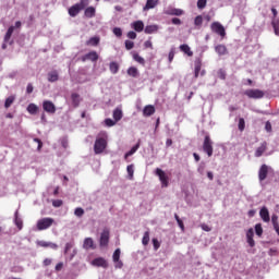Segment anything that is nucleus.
<instances>
[{"instance_id":"nucleus-8","label":"nucleus","mask_w":279,"mask_h":279,"mask_svg":"<svg viewBox=\"0 0 279 279\" xmlns=\"http://www.w3.org/2000/svg\"><path fill=\"white\" fill-rule=\"evenodd\" d=\"M112 259H113L116 269H123V262L121 260V248H117L113 252Z\"/></svg>"},{"instance_id":"nucleus-49","label":"nucleus","mask_w":279,"mask_h":279,"mask_svg":"<svg viewBox=\"0 0 279 279\" xmlns=\"http://www.w3.org/2000/svg\"><path fill=\"white\" fill-rule=\"evenodd\" d=\"M125 49H126L128 51L134 49V41H132V40H125Z\"/></svg>"},{"instance_id":"nucleus-56","label":"nucleus","mask_w":279,"mask_h":279,"mask_svg":"<svg viewBox=\"0 0 279 279\" xmlns=\"http://www.w3.org/2000/svg\"><path fill=\"white\" fill-rule=\"evenodd\" d=\"M153 245H154V250L160 248V242H158V239H153Z\"/></svg>"},{"instance_id":"nucleus-32","label":"nucleus","mask_w":279,"mask_h":279,"mask_svg":"<svg viewBox=\"0 0 279 279\" xmlns=\"http://www.w3.org/2000/svg\"><path fill=\"white\" fill-rule=\"evenodd\" d=\"M87 47H97L99 45V37H90L89 40L86 41Z\"/></svg>"},{"instance_id":"nucleus-42","label":"nucleus","mask_w":279,"mask_h":279,"mask_svg":"<svg viewBox=\"0 0 279 279\" xmlns=\"http://www.w3.org/2000/svg\"><path fill=\"white\" fill-rule=\"evenodd\" d=\"M142 243H143V245H149V231H146L144 233V236L142 239Z\"/></svg>"},{"instance_id":"nucleus-61","label":"nucleus","mask_w":279,"mask_h":279,"mask_svg":"<svg viewBox=\"0 0 279 279\" xmlns=\"http://www.w3.org/2000/svg\"><path fill=\"white\" fill-rule=\"evenodd\" d=\"M202 230H204V232H210V230H213L206 223H203L201 226Z\"/></svg>"},{"instance_id":"nucleus-37","label":"nucleus","mask_w":279,"mask_h":279,"mask_svg":"<svg viewBox=\"0 0 279 279\" xmlns=\"http://www.w3.org/2000/svg\"><path fill=\"white\" fill-rule=\"evenodd\" d=\"M110 72L116 75V73H119V63L118 62H111L109 64Z\"/></svg>"},{"instance_id":"nucleus-51","label":"nucleus","mask_w":279,"mask_h":279,"mask_svg":"<svg viewBox=\"0 0 279 279\" xmlns=\"http://www.w3.org/2000/svg\"><path fill=\"white\" fill-rule=\"evenodd\" d=\"M62 204H63L62 199H54V201H52V206L54 208H60V206H62Z\"/></svg>"},{"instance_id":"nucleus-57","label":"nucleus","mask_w":279,"mask_h":279,"mask_svg":"<svg viewBox=\"0 0 279 279\" xmlns=\"http://www.w3.org/2000/svg\"><path fill=\"white\" fill-rule=\"evenodd\" d=\"M26 93L28 95H32V93H34V85H32V83H29L26 87Z\"/></svg>"},{"instance_id":"nucleus-58","label":"nucleus","mask_w":279,"mask_h":279,"mask_svg":"<svg viewBox=\"0 0 279 279\" xmlns=\"http://www.w3.org/2000/svg\"><path fill=\"white\" fill-rule=\"evenodd\" d=\"M34 142L38 144L37 149L40 151L43 149V141L40 138H34Z\"/></svg>"},{"instance_id":"nucleus-17","label":"nucleus","mask_w":279,"mask_h":279,"mask_svg":"<svg viewBox=\"0 0 279 279\" xmlns=\"http://www.w3.org/2000/svg\"><path fill=\"white\" fill-rule=\"evenodd\" d=\"M215 51L216 53H218V56H228V47H226V45L219 44L215 47Z\"/></svg>"},{"instance_id":"nucleus-29","label":"nucleus","mask_w":279,"mask_h":279,"mask_svg":"<svg viewBox=\"0 0 279 279\" xmlns=\"http://www.w3.org/2000/svg\"><path fill=\"white\" fill-rule=\"evenodd\" d=\"M113 119L116 122L121 121V119H123V111L119 108L113 110Z\"/></svg>"},{"instance_id":"nucleus-60","label":"nucleus","mask_w":279,"mask_h":279,"mask_svg":"<svg viewBox=\"0 0 279 279\" xmlns=\"http://www.w3.org/2000/svg\"><path fill=\"white\" fill-rule=\"evenodd\" d=\"M72 248H73V244L66 243L64 248V254H69V251H71Z\"/></svg>"},{"instance_id":"nucleus-55","label":"nucleus","mask_w":279,"mask_h":279,"mask_svg":"<svg viewBox=\"0 0 279 279\" xmlns=\"http://www.w3.org/2000/svg\"><path fill=\"white\" fill-rule=\"evenodd\" d=\"M128 38H130L131 40H136V32L130 31L128 33Z\"/></svg>"},{"instance_id":"nucleus-5","label":"nucleus","mask_w":279,"mask_h":279,"mask_svg":"<svg viewBox=\"0 0 279 279\" xmlns=\"http://www.w3.org/2000/svg\"><path fill=\"white\" fill-rule=\"evenodd\" d=\"M156 175H158L162 189H167V186H169V175L160 168L156 169Z\"/></svg>"},{"instance_id":"nucleus-31","label":"nucleus","mask_w":279,"mask_h":279,"mask_svg":"<svg viewBox=\"0 0 279 279\" xmlns=\"http://www.w3.org/2000/svg\"><path fill=\"white\" fill-rule=\"evenodd\" d=\"M144 32L145 34H156L158 32V25H147Z\"/></svg>"},{"instance_id":"nucleus-52","label":"nucleus","mask_w":279,"mask_h":279,"mask_svg":"<svg viewBox=\"0 0 279 279\" xmlns=\"http://www.w3.org/2000/svg\"><path fill=\"white\" fill-rule=\"evenodd\" d=\"M218 77H219V80H226L227 74H226V72H225L223 69H220V70L218 71Z\"/></svg>"},{"instance_id":"nucleus-33","label":"nucleus","mask_w":279,"mask_h":279,"mask_svg":"<svg viewBox=\"0 0 279 279\" xmlns=\"http://www.w3.org/2000/svg\"><path fill=\"white\" fill-rule=\"evenodd\" d=\"M27 112L31 114H38V106L36 104H29L27 106Z\"/></svg>"},{"instance_id":"nucleus-21","label":"nucleus","mask_w":279,"mask_h":279,"mask_svg":"<svg viewBox=\"0 0 279 279\" xmlns=\"http://www.w3.org/2000/svg\"><path fill=\"white\" fill-rule=\"evenodd\" d=\"M96 9L95 7H88L85 9L84 15L86 19H95Z\"/></svg>"},{"instance_id":"nucleus-12","label":"nucleus","mask_w":279,"mask_h":279,"mask_svg":"<svg viewBox=\"0 0 279 279\" xmlns=\"http://www.w3.org/2000/svg\"><path fill=\"white\" fill-rule=\"evenodd\" d=\"M92 265L94 267H104V269L108 268V262L104 257H97L92 260Z\"/></svg>"},{"instance_id":"nucleus-23","label":"nucleus","mask_w":279,"mask_h":279,"mask_svg":"<svg viewBox=\"0 0 279 279\" xmlns=\"http://www.w3.org/2000/svg\"><path fill=\"white\" fill-rule=\"evenodd\" d=\"M37 244L39 247H50L51 250H56L58 247V244L53 242L39 241Z\"/></svg>"},{"instance_id":"nucleus-18","label":"nucleus","mask_w":279,"mask_h":279,"mask_svg":"<svg viewBox=\"0 0 279 279\" xmlns=\"http://www.w3.org/2000/svg\"><path fill=\"white\" fill-rule=\"evenodd\" d=\"M202 71V59H196L194 63V77L197 80L199 77V73Z\"/></svg>"},{"instance_id":"nucleus-19","label":"nucleus","mask_w":279,"mask_h":279,"mask_svg":"<svg viewBox=\"0 0 279 279\" xmlns=\"http://www.w3.org/2000/svg\"><path fill=\"white\" fill-rule=\"evenodd\" d=\"M155 112H156V107H154L153 105L145 106L143 109V114L145 117H151V114H155Z\"/></svg>"},{"instance_id":"nucleus-30","label":"nucleus","mask_w":279,"mask_h":279,"mask_svg":"<svg viewBox=\"0 0 279 279\" xmlns=\"http://www.w3.org/2000/svg\"><path fill=\"white\" fill-rule=\"evenodd\" d=\"M71 99H72V104H73L74 108H77L80 106V101H81L80 94L73 93L71 95Z\"/></svg>"},{"instance_id":"nucleus-24","label":"nucleus","mask_w":279,"mask_h":279,"mask_svg":"<svg viewBox=\"0 0 279 279\" xmlns=\"http://www.w3.org/2000/svg\"><path fill=\"white\" fill-rule=\"evenodd\" d=\"M138 147H141V142H138L135 146H133L131 148V150L125 153V155H124L125 160H128V158H130V156H134V154H136V151H138Z\"/></svg>"},{"instance_id":"nucleus-46","label":"nucleus","mask_w":279,"mask_h":279,"mask_svg":"<svg viewBox=\"0 0 279 279\" xmlns=\"http://www.w3.org/2000/svg\"><path fill=\"white\" fill-rule=\"evenodd\" d=\"M238 128H239L240 132H243V130H245V119H243V118L239 119Z\"/></svg>"},{"instance_id":"nucleus-41","label":"nucleus","mask_w":279,"mask_h":279,"mask_svg":"<svg viewBox=\"0 0 279 279\" xmlns=\"http://www.w3.org/2000/svg\"><path fill=\"white\" fill-rule=\"evenodd\" d=\"M105 125H107V128H112L114 125H117V120H112L110 118L105 120Z\"/></svg>"},{"instance_id":"nucleus-15","label":"nucleus","mask_w":279,"mask_h":279,"mask_svg":"<svg viewBox=\"0 0 279 279\" xmlns=\"http://www.w3.org/2000/svg\"><path fill=\"white\" fill-rule=\"evenodd\" d=\"M160 0H147L146 1V4L144 5V8H143V11L144 12H147V11H149V10H154V8H156V5H158V2H159Z\"/></svg>"},{"instance_id":"nucleus-22","label":"nucleus","mask_w":279,"mask_h":279,"mask_svg":"<svg viewBox=\"0 0 279 279\" xmlns=\"http://www.w3.org/2000/svg\"><path fill=\"white\" fill-rule=\"evenodd\" d=\"M82 11V9L80 8V5L77 4H74L72 5L70 9H69V14L72 16V17H75L77 16V14H80V12Z\"/></svg>"},{"instance_id":"nucleus-36","label":"nucleus","mask_w":279,"mask_h":279,"mask_svg":"<svg viewBox=\"0 0 279 279\" xmlns=\"http://www.w3.org/2000/svg\"><path fill=\"white\" fill-rule=\"evenodd\" d=\"M133 60H135V62H138V64H142V66H145V59L138 53H133Z\"/></svg>"},{"instance_id":"nucleus-10","label":"nucleus","mask_w":279,"mask_h":279,"mask_svg":"<svg viewBox=\"0 0 279 279\" xmlns=\"http://www.w3.org/2000/svg\"><path fill=\"white\" fill-rule=\"evenodd\" d=\"M268 173H269V166L265 165V163L262 165V167L259 168V171H258L259 182L267 180Z\"/></svg>"},{"instance_id":"nucleus-26","label":"nucleus","mask_w":279,"mask_h":279,"mask_svg":"<svg viewBox=\"0 0 279 279\" xmlns=\"http://www.w3.org/2000/svg\"><path fill=\"white\" fill-rule=\"evenodd\" d=\"M60 80V75L58 74V71H51L48 73V82H58Z\"/></svg>"},{"instance_id":"nucleus-45","label":"nucleus","mask_w":279,"mask_h":279,"mask_svg":"<svg viewBox=\"0 0 279 279\" xmlns=\"http://www.w3.org/2000/svg\"><path fill=\"white\" fill-rule=\"evenodd\" d=\"M112 32L114 36H117V38H121V36H123V31L121 29V27H114Z\"/></svg>"},{"instance_id":"nucleus-4","label":"nucleus","mask_w":279,"mask_h":279,"mask_svg":"<svg viewBox=\"0 0 279 279\" xmlns=\"http://www.w3.org/2000/svg\"><path fill=\"white\" fill-rule=\"evenodd\" d=\"M203 150L205 151V154H207V156L210 158V156H213V140H210L209 135H206L204 138V143H203Z\"/></svg>"},{"instance_id":"nucleus-54","label":"nucleus","mask_w":279,"mask_h":279,"mask_svg":"<svg viewBox=\"0 0 279 279\" xmlns=\"http://www.w3.org/2000/svg\"><path fill=\"white\" fill-rule=\"evenodd\" d=\"M144 47L145 49H154V44L151 43V40H146L144 43Z\"/></svg>"},{"instance_id":"nucleus-11","label":"nucleus","mask_w":279,"mask_h":279,"mask_svg":"<svg viewBox=\"0 0 279 279\" xmlns=\"http://www.w3.org/2000/svg\"><path fill=\"white\" fill-rule=\"evenodd\" d=\"M81 60L82 62H86L87 60H89L90 62H97V60H99V54L97 53V51H90L83 56Z\"/></svg>"},{"instance_id":"nucleus-40","label":"nucleus","mask_w":279,"mask_h":279,"mask_svg":"<svg viewBox=\"0 0 279 279\" xmlns=\"http://www.w3.org/2000/svg\"><path fill=\"white\" fill-rule=\"evenodd\" d=\"M15 225L17 226L19 230H23V220L19 219V213H15Z\"/></svg>"},{"instance_id":"nucleus-1","label":"nucleus","mask_w":279,"mask_h":279,"mask_svg":"<svg viewBox=\"0 0 279 279\" xmlns=\"http://www.w3.org/2000/svg\"><path fill=\"white\" fill-rule=\"evenodd\" d=\"M108 147V135H104L102 137H97L94 144V153L96 155L104 154L106 148Z\"/></svg>"},{"instance_id":"nucleus-7","label":"nucleus","mask_w":279,"mask_h":279,"mask_svg":"<svg viewBox=\"0 0 279 279\" xmlns=\"http://www.w3.org/2000/svg\"><path fill=\"white\" fill-rule=\"evenodd\" d=\"M108 243H110V230L104 229L100 234L99 245L100 247H106Z\"/></svg>"},{"instance_id":"nucleus-6","label":"nucleus","mask_w":279,"mask_h":279,"mask_svg":"<svg viewBox=\"0 0 279 279\" xmlns=\"http://www.w3.org/2000/svg\"><path fill=\"white\" fill-rule=\"evenodd\" d=\"M210 29L211 32H214V34H218V36H221V38H225L226 28L223 27V25H221V23L219 22L211 23Z\"/></svg>"},{"instance_id":"nucleus-53","label":"nucleus","mask_w":279,"mask_h":279,"mask_svg":"<svg viewBox=\"0 0 279 279\" xmlns=\"http://www.w3.org/2000/svg\"><path fill=\"white\" fill-rule=\"evenodd\" d=\"M197 8L199 10H204V8H206V0H198L197 1Z\"/></svg>"},{"instance_id":"nucleus-27","label":"nucleus","mask_w":279,"mask_h":279,"mask_svg":"<svg viewBox=\"0 0 279 279\" xmlns=\"http://www.w3.org/2000/svg\"><path fill=\"white\" fill-rule=\"evenodd\" d=\"M167 14L170 16H182L184 14V11L182 9H170L167 11Z\"/></svg>"},{"instance_id":"nucleus-63","label":"nucleus","mask_w":279,"mask_h":279,"mask_svg":"<svg viewBox=\"0 0 279 279\" xmlns=\"http://www.w3.org/2000/svg\"><path fill=\"white\" fill-rule=\"evenodd\" d=\"M271 222H272V226H277L278 225V216L272 215Z\"/></svg>"},{"instance_id":"nucleus-44","label":"nucleus","mask_w":279,"mask_h":279,"mask_svg":"<svg viewBox=\"0 0 279 279\" xmlns=\"http://www.w3.org/2000/svg\"><path fill=\"white\" fill-rule=\"evenodd\" d=\"M202 23H204L202 15L196 16L194 20V25H196V27H202Z\"/></svg>"},{"instance_id":"nucleus-59","label":"nucleus","mask_w":279,"mask_h":279,"mask_svg":"<svg viewBox=\"0 0 279 279\" xmlns=\"http://www.w3.org/2000/svg\"><path fill=\"white\" fill-rule=\"evenodd\" d=\"M173 58H175V51L171 50L168 54L169 62H173Z\"/></svg>"},{"instance_id":"nucleus-35","label":"nucleus","mask_w":279,"mask_h":279,"mask_svg":"<svg viewBox=\"0 0 279 279\" xmlns=\"http://www.w3.org/2000/svg\"><path fill=\"white\" fill-rule=\"evenodd\" d=\"M128 75H130V77H138V69H136L135 66L129 68Z\"/></svg>"},{"instance_id":"nucleus-50","label":"nucleus","mask_w":279,"mask_h":279,"mask_svg":"<svg viewBox=\"0 0 279 279\" xmlns=\"http://www.w3.org/2000/svg\"><path fill=\"white\" fill-rule=\"evenodd\" d=\"M271 25H272V27L275 29L276 36H279V22L272 21Z\"/></svg>"},{"instance_id":"nucleus-62","label":"nucleus","mask_w":279,"mask_h":279,"mask_svg":"<svg viewBox=\"0 0 279 279\" xmlns=\"http://www.w3.org/2000/svg\"><path fill=\"white\" fill-rule=\"evenodd\" d=\"M171 21H172L173 25H182V20H180L178 17H173Z\"/></svg>"},{"instance_id":"nucleus-13","label":"nucleus","mask_w":279,"mask_h":279,"mask_svg":"<svg viewBox=\"0 0 279 279\" xmlns=\"http://www.w3.org/2000/svg\"><path fill=\"white\" fill-rule=\"evenodd\" d=\"M267 151V142H263L255 150V158H260Z\"/></svg>"},{"instance_id":"nucleus-38","label":"nucleus","mask_w":279,"mask_h":279,"mask_svg":"<svg viewBox=\"0 0 279 279\" xmlns=\"http://www.w3.org/2000/svg\"><path fill=\"white\" fill-rule=\"evenodd\" d=\"M126 171L129 173V180H133L134 179V165H129L126 167Z\"/></svg>"},{"instance_id":"nucleus-20","label":"nucleus","mask_w":279,"mask_h":279,"mask_svg":"<svg viewBox=\"0 0 279 279\" xmlns=\"http://www.w3.org/2000/svg\"><path fill=\"white\" fill-rule=\"evenodd\" d=\"M84 250H95V242L92 238H86L83 243Z\"/></svg>"},{"instance_id":"nucleus-64","label":"nucleus","mask_w":279,"mask_h":279,"mask_svg":"<svg viewBox=\"0 0 279 279\" xmlns=\"http://www.w3.org/2000/svg\"><path fill=\"white\" fill-rule=\"evenodd\" d=\"M49 265H51V259L49 258L44 259V266L49 267Z\"/></svg>"},{"instance_id":"nucleus-28","label":"nucleus","mask_w":279,"mask_h":279,"mask_svg":"<svg viewBox=\"0 0 279 279\" xmlns=\"http://www.w3.org/2000/svg\"><path fill=\"white\" fill-rule=\"evenodd\" d=\"M180 50L185 53L186 56H189V58H192L193 52L191 51V47H189V45L183 44L180 46Z\"/></svg>"},{"instance_id":"nucleus-43","label":"nucleus","mask_w":279,"mask_h":279,"mask_svg":"<svg viewBox=\"0 0 279 279\" xmlns=\"http://www.w3.org/2000/svg\"><path fill=\"white\" fill-rule=\"evenodd\" d=\"M255 233L257 236H263V226L260 223L255 225Z\"/></svg>"},{"instance_id":"nucleus-3","label":"nucleus","mask_w":279,"mask_h":279,"mask_svg":"<svg viewBox=\"0 0 279 279\" xmlns=\"http://www.w3.org/2000/svg\"><path fill=\"white\" fill-rule=\"evenodd\" d=\"M244 95L250 99H263L265 97V92L260 89H247L244 92Z\"/></svg>"},{"instance_id":"nucleus-9","label":"nucleus","mask_w":279,"mask_h":279,"mask_svg":"<svg viewBox=\"0 0 279 279\" xmlns=\"http://www.w3.org/2000/svg\"><path fill=\"white\" fill-rule=\"evenodd\" d=\"M43 109L45 112H48V114H56V105L50 100H45L43 102Z\"/></svg>"},{"instance_id":"nucleus-2","label":"nucleus","mask_w":279,"mask_h":279,"mask_svg":"<svg viewBox=\"0 0 279 279\" xmlns=\"http://www.w3.org/2000/svg\"><path fill=\"white\" fill-rule=\"evenodd\" d=\"M53 218H43L37 221V230H48V228H51L53 226Z\"/></svg>"},{"instance_id":"nucleus-48","label":"nucleus","mask_w":279,"mask_h":279,"mask_svg":"<svg viewBox=\"0 0 279 279\" xmlns=\"http://www.w3.org/2000/svg\"><path fill=\"white\" fill-rule=\"evenodd\" d=\"M89 3V0H81L80 3H76L81 10H84Z\"/></svg>"},{"instance_id":"nucleus-34","label":"nucleus","mask_w":279,"mask_h":279,"mask_svg":"<svg viewBox=\"0 0 279 279\" xmlns=\"http://www.w3.org/2000/svg\"><path fill=\"white\" fill-rule=\"evenodd\" d=\"M12 34H14V26H10L4 35V43H10V38H12Z\"/></svg>"},{"instance_id":"nucleus-16","label":"nucleus","mask_w":279,"mask_h":279,"mask_svg":"<svg viewBox=\"0 0 279 279\" xmlns=\"http://www.w3.org/2000/svg\"><path fill=\"white\" fill-rule=\"evenodd\" d=\"M246 239L250 247H254L256 245V242L254 241V229H248L246 232Z\"/></svg>"},{"instance_id":"nucleus-47","label":"nucleus","mask_w":279,"mask_h":279,"mask_svg":"<svg viewBox=\"0 0 279 279\" xmlns=\"http://www.w3.org/2000/svg\"><path fill=\"white\" fill-rule=\"evenodd\" d=\"M74 215H75V217H84V208L77 207V208L74 210Z\"/></svg>"},{"instance_id":"nucleus-39","label":"nucleus","mask_w":279,"mask_h":279,"mask_svg":"<svg viewBox=\"0 0 279 279\" xmlns=\"http://www.w3.org/2000/svg\"><path fill=\"white\" fill-rule=\"evenodd\" d=\"M14 96H10L4 101V108H10L14 104Z\"/></svg>"},{"instance_id":"nucleus-25","label":"nucleus","mask_w":279,"mask_h":279,"mask_svg":"<svg viewBox=\"0 0 279 279\" xmlns=\"http://www.w3.org/2000/svg\"><path fill=\"white\" fill-rule=\"evenodd\" d=\"M132 27L135 32H143V29H145V24L143 23V21H135L132 24Z\"/></svg>"},{"instance_id":"nucleus-14","label":"nucleus","mask_w":279,"mask_h":279,"mask_svg":"<svg viewBox=\"0 0 279 279\" xmlns=\"http://www.w3.org/2000/svg\"><path fill=\"white\" fill-rule=\"evenodd\" d=\"M259 216L263 219V221H265V223H269V221L271 220V218L269 217V209H267V207H263L260 209Z\"/></svg>"}]
</instances>
